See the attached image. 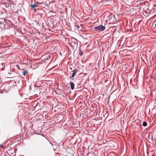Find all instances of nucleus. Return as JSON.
<instances>
[{"label":"nucleus","instance_id":"f257e3e1","mask_svg":"<svg viewBox=\"0 0 156 156\" xmlns=\"http://www.w3.org/2000/svg\"><path fill=\"white\" fill-rule=\"evenodd\" d=\"M105 28V26L102 25H100L97 27H95L94 28V29L95 30H98L99 31H103L104 30Z\"/></svg>","mask_w":156,"mask_h":156},{"label":"nucleus","instance_id":"f03ea898","mask_svg":"<svg viewBox=\"0 0 156 156\" xmlns=\"http://www.w3.org/2000/svg\"><path fill=\"white\" fill-rule=\"evenodd\" d=\"M77 71V70L76 69H75L73 71V73L72 74V77H73L75 75Z\"/></svg>","mask_w":156,"mask_h":156},{"label":"nucleus","instance_id":"7ed1b4c3","mask_svg":"<svg viewBox=\"0 0 156 156\" xmlns=\"http://www.w3.org/2000/svg\"><path fill=\"white\" fill-rule=\"evenodd\" d=\"M70 87L71 89L72 90H73L74 89V83L72 82H70Z\"/></svg>","mask_w":156,"mask_h":156},{"label":"nucleus","instance_id":"20e7f679","mask_svg":"<svg viewBox=\"0 0 156 156\" xmlns=\"http://www.w3.org/2000/svg\"><path fill=\"white\" fill-rule=\"evenodd\" d=\"M37 6H38V5L37 4L35 3L33 5L31 4L30 5V6L33 8H34L35 7H37Z\"/></svg>","mask_w":156,"mask_h":156},{"label":"nucleus","instance_id":"39448f33","mask_svg":"<svg viewBox=\"0 0 156 156\" xmlns=\"http://www.w3.org/2000/svg\"><path fill=\"white\" fill-rule=\"evenodd\" d=\"M27 73V71L26 70H24L23 72V76H25Z\"/></svg>","mask_w":156,"mask_h":156},{"label":"nucleus","instance_id":"423d86ee","mask_svg":"<svg viewBox=\"0 0 156 156\" xmlns=\"http://www.w3.org/2000/svg\"><path fill=\"white\" fill-rule=\"evenodd\" d=\"M147 123L146 122H144L143 123V126H144V127H146V126H147Z\"/></svg>","mask_w":156,"mask_h":156},{"label":"nucleus","instance_id":"0eeeda50","mask_svg":"<svg viewBox=\"0 0 156 156\" xmlns=\"http://www.w3.org/2000/svg\"><path fill=\"white\" fill-rule=\"evenodd\" d=\"M3 21L4 22H5V19H1V21L0 22H2V23H3Z\"/></svg>","mask_w":156,"mask_h":156},{"label":"nucleus","instance_id":"6e6552de","mask_svg":"<svg viewBox=\"0 0 156 156\" xmlns=\"http://www.w3.org/2000/svg\"><path fill=\"white\" fill-rule=\"evenodd\" d=\"M83 53L82 52H80V55H83Z\"/></svg>","mask_w":156,"mask_h":156},{"label":"nucleus","instance_id":"1a4fd4ad","mask_svg":"<svg viewBox=\"0 0 156 156\" xmlns=\"http://www.w3.org/2000/svg\"><path fill=\"white\" fill-rule=\"evenodd\" d=\"M0 92L1 93H3V92L2 91H0Z\"/></svg>","mask_w":156,"mask_h":156},{"label":"nucleus","instance_id":"9d476101","mask_svg":"<svg viewBox=\"0 0 156 156\" xmlns=\"http://www.w3.org/2000/svg\"><path fill=\"white\" fill-rule=\"evenodd\" d=\"M2 147L3 148H4V147L3 146H2Z\"/></svg>","mask_w":156,"mask_h":156},{"label":"nucleus","instance_id":"9b49d317","mask_svg":"<svg viewBox=\"0 0 156 156\" xmlns=\"http://www.w3.org/2000/svg\"><path fill=\"white\" fill-rule=\"evenodd\" d=\"M36 9H35V11H36Z\"/></svg>","mask_w":156,"mask_h":156}]
</instances>
